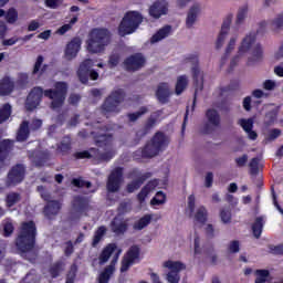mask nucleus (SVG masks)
<instances>
[{
    "instance_id": "f257e3e1",
    "label": "nucleus",
    "mask_w": 283,
    "mask_h": 283,
    "mask_svg": "<svg viewBox=\"0 0 283 283\" xmlns=\"http://www.w3.org/2000/svg\"><path fill=\"white\" fill-rule=\"evenodd\" d=\"M95 143L98 145V147H102V150L98 151V154H94V149H91V151L84 150L81 153H76V158H92L95 156V158H99V160H112L114 156H116V148L114 147V137L111 133H104L99 132L97 136H95Z\"/></svg>"
},
{
    "instance_id": "f03ea898",
    "label": "nucleus",
    "mask_w": 283,
    "mask_h": 283,
    "mask_svg": "<svg viewBox=\"0 0 283 283\" xmlns=\"http://www.w3.org/2000/svg\"><path fill=\"white\" fill-rule=\"evenodd\" d=\"M112 43V33L107 29H93L86 40V50L91 54H101Z\"/></svg>"
},
{
    "instance_id": "7ed1b4c3",
    "label": "nucleus",
    "mask_w": 283,
    "mask_h": 283,
    "mask_svg": "<svg viewBox=\"0 0 283 283\" xmlns=\"http://www.w3.org/2000/svg\"><path fill=\"white\" fill-rule=\"evenodd\" d=\"M36 237V227L34 222H24L21 226L20 234L17 239V247L22 253L32 251L34 248V238Z\"/></svg>"
},
{
    "instance_id": "20e7f679",
    "label": "nucleus",
    "mask_w": 283,
    "mask_h": 283,
    "mask_svg": "<svg viewBox=\"0 0 283 283\" xmlns=\"http://www.w3.org/2000/svg\"><path fill=\"white\" fill-rule=\"evenodd\" d=\"M140 23H143V15L138 11L127 12L119 24V35L126 36V34H134Z\"/></svg>"
},
{
    "instance_id": "39448f33",
    "label": "nucleus",
    "mask_w": 283,
    "mask_h": 283,
    "mask_svg": "<svg viewBox=\"0 0 283 283\" xmlns=\"http://www.w3.org/2000/svg\"><path fill=\"white\" fill-rule=\"evenodd\" d=\"M67 94V84L65 82L55 83V90H48L44 92V96L51 98V107L59 109L65 102V95Z\"/></svg>"
},
{
    "instance_id": "423d86ee",
    "label": "nucleus",
    "mask_w": 283,
    "mask_h": 283,
    "mask_svg": "<svg viewBox=\"0 0 283 283\" xmlns=\"http://www.w3.org/2000/svg\"><path fill=\"white\" fill-rule=\"evenodd\" d=\"M253 43H255V33L251 32L245 34L239 46H238V51L237 54L232 57L231 62H230V67H235V65H238L239 61H242V59H244V56H247V53L249 52V50H251V48H253Z\"/></svg>"
},
{
    "instance_id": "0eeeda50",
    "label": "nucleus",
    "mask_w": 283,
    "mask_h": 283,
    "mask_svg": "<svg viewBox=\"0 0 283 283\" xmlns=\"http://www.w3.org/2000/svg\"><path fill=\"white\" fill-rule=\"evenodd\" d=\"M164 269H168L166 273V281L168 283H179L180 282V272L185 271L187 266L180 261H165L163 263Z\"/></svg>"
},
{
    "instance_id": "6e6552de",
    "label": "nucleus",
    "mask_w": 283,
    "mask_h": 283,
    "mask_svg": "<svg viewBox=\"0 0 283 283\" xmlns=\"http://www.w3.org/2000/svg\"><path fill=\"white\" fill-rule=\"evenodd\" d=\"M94 67V61L87 59L84 60L77 70V76L81 81V83H87L90 78L92 81H97L98 80V72L92 70Z\"/></svg>"
},
{
    "instance_id": "1a4fd4ad",
    "label": "nucleus",
    "mask_w": 283,
    "mask_h": 283,
    "mask_svg": "<svg viewBox=\"0 0 283 283\" xmlns=\"http://www.w3.org/2000/svg\"><path fill=\"white\" fill-rule=\"evenodd\" d=\"M123 98H125V93L123 92V90L114 91L105 101L103 105V112H105L106 114H109L112 112H120L118 105L123 103Z\"/></svg>"
},
{
    "instance_id": "9d476101",
    "label": "nucleus",
    "mask_w": 283,
    "mask_h": 283,
    "mask_svg": "<svg viewBox=\"0 0 283 283\" xmlns=\"http://www.w3.org/2000/svg\"><path fill=\"white\" fill-rule=\"evenodd\" d=\"M206 118L208 124L201 128V134H211V132H216V129L220 127V113H218V111L208 109L206 113Z\"/></svg>"
},
{
    "instance_id": "9b49d317",
    "label": "nucleus",
    "mask_w": 283,
    "mask_h": 283,
    "mask_svg": "<svg viewBox=\"0 0 283 283\" xmlns=\"http://www.w3.org/2000/svg\"><path fill=\"white\" fill-rule=\"evenodd\" d=\"M149 14L153 17V19H160V17H166V14H169V1L156 0L149 7Z\"/></svg>"
},
{
    "instance_id": "f8f14e48",
    "label": "nucleus",
    "mask_w": 283,
    "mask_h": 283,
    "mask_svg": "<svg viewBox=\"0 0 283 283\" xmlns=\"http://www.w3.org/2000/svg\"><path fill=\"white\" fill-rule=\"evenodd\" d=\"M81 45H83L81 38H73L65 46L64 59L66 61H74L78 56V52H81Z\"/></svg>"
},
{
    "instance_id": "ddd939ff",
    "label": "nucleus",
    "mask_w": 283,
    "mask_h": 283,
    "mask_svg": "<svg viewBox=\"0 0 283 283\" xmlns=\"http://www.w3.org/2000/svg\"><path fill=\"white\" fill-rule=\"evenodd\" d=\"M140 258V248L134 245L132 247L122 261L120 272L125 273L129 271L132 264H136V261Z\"/></svg>"
},
{
    "instance_id": "4468645a",
    "label": "nucleus",
    "mask_w": 283,
    "mask_h": 283,
    "mask_svg": "<svg viewBox=\"0 0 283 283\" xmlns=\"http://www.w3.org/2000/svg\"><path fill=\"white\" fill-rule=\"evenodd\" d=\"M233 21V14H230L223 21L221 27V31L219 32L217 40L214 42L216 50H222L224 42L227 41V36H229V29L231 28V22Z\"/></svg>"
},
{
    "instance_id": "2eb2a0df",
    "label": "nucleus",
    "mask_w": 283,
    "mask_h": 283,
    "mask_svg": "<svg viewBox=\"0 0 283 283\" xmlns=\"http://www.w3.org/2000/svg\"><path fill=\"white\" fill-rule=\"evenodd\" d=\"M120 185H123V169L116 168L108 177L107 189L112 193H116L120 189Z\"/></svg>"
},
{
    "instance_id": "dca6fc26",
    "label": "nucleus",
    "mask_w": 283,
    "mask_h": 283,
    "mask_svg": "<svg viewBox=\"0 0 283 283\" xmlns=\"http://www.w3.org/2000/svg\"><path fill=\"white\" fill-rule=\"evenodd\" d=\"M42 97H43V88L34 87L29 94V96L27 97L25 108L29 112H32V109H36V107H39V104L41 103Z\"/></svg>"
},
{
    "instance_id": "f3484780",
    "label": "nucleus",
    "mask_w": 283,
    "mask_h": 283,
    "mask_svg": "<svg viewBox=\"0 0 283 283\" xmlns=\"http://www.w3.org/2000/svg\"><path fill=\"white\" fill-rule=\"evenodd\" d=\"M120 253H123V251L118 250L117 253H115L113 256L111 264L106 266L103 272H101L98 276L99 283L109 282V277H112V275H114V271H116V263L118 262V258H120Z\"/></svg>"
},
{
    "instance_id": "a211bd4d",
    "label": "nucleus",
    "mask_w": 283,
    "mask_h": 283,
    "mask_svg": "<svg viewBox=\"0 0 283 283\" xmlns=\"http://www.w3.org/2000/svg\"><path fill=\"white\" fill-rule=\"evenodd\" d=\"M124 65L128 72H136L145 66V57L142 54L132 55L125 60Z\"/></svg>"
},
{
    "instance_id": "6ab92c4d",
    "label": "nucleus",
    "mask_w": 283,
    "mask_h": 283,
    "mask_svg": "<svg viewBox=\"0 0 283 283\" xmlns=\"http://www.w3.org/2000/svg\"><path fill=\"white\" fill-rule=\"evenodd\" d=\"M200 12H202V4L200 3H195L192 4L187 13L186 18V27L191 28L192 25H196L198 21V17H200Z\"/></svg>"
},
{
    "instance_id": "aec40b11",
    "label": "nucleus",
    "mask_w": 283,
    "mask_h": 283,
    "mask_svg": "<svg viewBox=\"0 0 283 283\" xmlns=\"http://www.w3.org/2000/svg\"><path fill=\"white\" fill-rule=\"evenodd\" d=\"M174 92H171V86L169 83H159L156 91V97L158 98L159 103H168L169 96H171Z\"/></svg>"
},
{
    "instance_id": "412c9836",
    "label": "nucleus",
    "mask_w": 283,
    "mask_h": 283,
    "mask_svg": "<svg viewBox=\"0 0 283 283\" xmlns=\"http://www.w3.org/2000/svg\"><path fill=\"white\" fill-rule=\"evenodd\" d=\"M238 125L245 132L249 140H258V133L253 130V118H241L238 120Z\"/></svg>"
},
{
    "instance_id": "4be33fe9",
    "label": "nucleus",
    "mask_w": 283,
    "mask_h": 283,
    "mask_svg": "<svg viewBox=\"0 0 283 283\" xmlns=\"http://www.w3.org/2000/svg\"><path fill=\"white\" fill-rule=\"evenodd\" d=\"M25 175V168L23 165H18L12 168V170L8 175V180L10 185H19V182L23 181V176Z\"/></svg>"
},
{
    "instance_id": "5701e85b",
    "label": "nucleus",
    "mask_w": 283,
    "mask_h": 283,
    "mask_svg": "<svg viewBox=\"0 0 283 283\" xmlns=\"http://www.w3.org/2000/svg\"><path fill=\"white\" fill-rule=\"evenodd\" d=\"M150 142H153L154 146L158 148L159 151H165V149L169 147V137L163 133H157Z\"/></svg>"
},
{
    "instance_id": "b1692460",
    "label": "nucleus",
    "mask_w": 283,
    "mask_h": 283,
    "mask_svg": "<svg viewBox=\"0 0 283 283\" xmlns=\"http://www.w3.org/2000/svg\"><path fill=\"white\" fill-rule=\"evenodd\" d=\"M156 187H158L157 179L149 181L137 196L139 202H143L145 198H147V196H149V193L156 189Z\"/></svg>"
},
{
    "instance_id": "393cba45",
    "label": "nucleus",
    "mask_w": 283,
    "mask_h": 283,
    "mask_svg": "<svg viewBox=\"0 0 283 283\" xmlns=\"http://www.w3.org/2000/svg\"><path fill=\"white\" fill-rule=\"evenodd\" d=\"M169 34H171V27L170 25L163 27L161 29L158 30V32H156L151 36L150 43H159V41L167 39Z\"/></svg>"
},
{
    "instance_id": "a878e982",
    "label": "nucleus",
    "mask_w": 283,
    "mask_h": 283,
    "mask_svg": "<svg viewBox=\"0 0 283 283\" xmlns=\"http://www.w3.org/2000/svg\"><path fill=\"white\" fill-rule=\"evenodd\" d=\"M112 232L120 235L127 231V222L120 218H115L111 226Z\"/></svg>"
},
{
    "instance_id": "bb28decb",
    "label": "nucleus",
    "mask_w": 283,
    "mask_h": 283,
    "mask_svg": "<svg viewBox=\"0 0 283 283\" xmlns=\"http://www.w3.org/2000/svg\"><path fill=\"white\" fill-rule=\"evenodd\" d=\"M116 244L114 243H111L106 248H104L98 258L99 264H106V262L109 261V258H112V254L114 253V251H116Z\"/></svg>"
},
{
    "instance_id": "cd10ccee",
    "label": "nucleus",
    "mask_w": 283,
    "mask_h": 283,
    "mask_svg": "<svg viewBox=\"0 0 283 283\" xmlns=\"http://www.w3.org/2000/svg\"><path fill=\"white\" fill-rule=\"evenodd\" d=\"M14 90V82L10 77H4L0 82V96H8Z\"/></svg>"
},
{
    "instance_id": "c85d7f7f",
    "label": "nucleus",
    "mask_w": 283,
    "mask_h": 283,
    "mask_svg": "<svg viewBox=\"0 0 283 283\" xmlns=\"http://www.w3.org/2000/svg\"><path fill=\"white\" fill-rule=\"evenodd\" d=\"M187 85H189V77L187 75H180L177 77L175 94L180 96L185 90H187Z\"/></svg>"
},
{
    "instance_id": "c756f323",
    "label": "nucleus",
    "mask_w": 283,
    "mask_h": 283,
    "mask_svg": "<svg viewBox=\"0 0 283 283\" xmlns=\"http://www.w3.org/2000/svg\"><path fill=\"white\" fill-rule=\"evenodd\" d=\"M270 28L272 32L279 34L283 30V13L277 14L275 18L270 20Z\"/></svg>"
},
{
    "instance_id": "7c9ffc66",
    "label": "nucleus",
    "mask_w": 283,
    "mask_h": 283,
    "mask_svg": "<svg viewBox=\"0 0 283 283\" xmlns=\"http://www.w3.org/2000/svg\"><path fill=\"white\" fill-rule=\"evenodd\" d=\"M59 211H61V203L59 201H50L44 208V213L46 218H52V216H56Z\"/></svg>"
},
{
    "instance_id": "2f4dec72",
    "label": "nucleus",
    "mask_w": 283,
    "mask_h": 283,
    "mask_svg": "<svg viewBox=\"0 0 283 283\" xmlns=\"http://www.w3.org/2000/svg\"><path fill=\"white\" fill-rule=\"evenodd\" d=\"M193 220L199 224H205L207 222V208L203 206L198 207L193 213Z\"/></svg>"
},
{
    "instance_id": "473e14b6",
    "label": "nucleus",
    "mask_w": 283,
    "mask_h": 283,
    "mask_svg": "<svg viewBox=\"0 0 283 283\" xmlns=\"http://www.w3.org/2000/svg\"><path fill=\"white\" fill-rule=\"evenodd\" d=\"M264 217H258L254 220V223L252 224V231H253V235L254 238H260V235H262V229H264Z\"/></svg>"
},
{
    "instance_id": "72a5a7b5",
    "label": "nucleus",
    "mask_w": 283,
    "mask_h": 283,
    "mask_svg": "<svg viewBox=\"0 0 283 283\" xmlns=\"http://www.w3.org/2000/svg\"><path fill=\"white\" fill-rule=\"evenodd\" d=\"M159 149L154 145V143L150 140L143 150L144 158H154L155 156H158Z\"/></svg>"
},
{
    "instance_id": "f704fd0d",
    "label": "nucleus",
    "mask_w": 283,
    "mask_h": 283,
    "mask_svg": "<svg viewBox=\"0 0 283 283\" xmlns=\"http://www.w3.org/2000/svg\"><path fill=\"white\" fill-rule=\"evenodd\" d=\"M29 136H30V128L28 126V122H23L20 125V128L18 130L17 140L19 143H23V140H28Z\"/></svg>"
},
{
    "instance_id": "c9c22d12",
    "label": "nucleus",
    "mask_w": 283,
    "mask_h": 283,
    "mask_svg": "<svg viewBox=\"0 0 283 283\" xmlns=\"http://www.w3.org/2000/svg\"><path fill=\"white\" fill-rule=\"evenodd\" d=\"M247 17H249V4H243L238 9L235 23L238 25L244 23Z\"/></svg>"
},
{
    "instance_id": "e433bc0d",
    "label": "nucleus",
    "mask_w": 283,
    "mask_h": 283,
    "mask_svg": "<svg viewBox=\"0 0 283 283\" xmlns=\"http://www.w3.org/2000/svg\"><path fill=\"white\" fill-rule=\"evenodd\" d=\"M12 149V142L9 139H4L0 142V163H3L6 156H8V151Z\"/></svg>"
},
{
    "instance_id": "4c0bfd02",
    "label": "nucleus",
    "mask_w": 283,
    "mask_h": 283,
    "mask_svg": "<svg viewBox=\"0 0 283 283\" xmlns=\"http://www.w3.org/2000/svg\"><path fill=\"white\" fill-rule=\"evenodd\" d=\"M149 222H151V214H146L134 223V229H136L137 231H143L145 227L149 226Z\"/></svg>"
},
{
    "instance_id": "58836bf2",
    "label": "nucleus",
    "mask_w": 283,
    "mask_h": 283,
    "mask_svg": "<svg viewBox=\"0 0 283 283\" xmlns=\"http://www.w3.org/2000/svg\"><path fill=\"white\" fill-rule=\"evenodd\" d=\"M238 39H239L238 33H234L228 40V43H227V46H226L227 56H229V54H231L233 52V50H235V45H238Z\"/></svg>"
},
{
    "instance_id": "ea45409f",
    "label": "nucleus",
    "mask_w": 283,
    "mask_h": 283,
    "mask_svg": "<svg viewBox=\"0 0 283 283\" xmlns=\"http://www.w3.org/2000/svg\"><path fill=\"white\" fill-rule=\"evenodd\" d=\"M193 76L196 81V94H198V92H202L203 83H205V74H202V72L200 71H196Z\"/></svg>"
},
{
    "instance_id": "a19ab883",
    "label": "nucleus",
    "mask_w": 283,
    "mask_h": 283,
    "mask_svg": "<svg viewBox=\"0 0 283 283\" xmlns=\"http://www.w3.org/2000/svg\"><path fill=\"white\" fill-rule=\"evenodd\" d=\"M10 114H12V106L4 104L0 109V125L10 118Z\"/></svg>"
},
{
    "instance_id": "79ce46f5",
    "label": "nucleus",
    "mask_w": 283,
    "mask_h": 283,
    "mask_svg": "<svg viewBox=\"0 0 283 283\" xmlns=\"http://www.w3.org/2000/svg\"><path fill=\"white\" fill-rule=\"evenodd\" d=\"M147 112H148L147 107H142V108H139V111H137L135 113H129L127 115L128 122L136 123V120H138V118H140V116H144V114H147Z\"/></svg>"
},
{
    "instance_id": "37998d69",
    "label": "nucleus",
    "mask_w": 283,
    "mask_h": 283,
    "mask_svg": "<svg viewBox=\"0 0 283 283\" xmlns=\"http://www.w3.org/2000/svg\"><path fill=\"white\" fill-rule=\"evenodd\" d=\"M166 200L167 196H165L163 191H158L156 196L150 200V205L153 207L165 205Z\"/></svg>"
},
{
    "instance_id": "c03bdc74",
    "label": "nucleus",
    "mask_w": 283,
    "mask_h": 283,
    "mask_svg": "<svg viewBox=\"0 0 283 283\" xmlns=\"http://www.w3.org/2000/svg\"><path fill=\"white\" fill-rule=\"evenodd\" d=\"M254 275H256L254 283H266V280L269 279V270H256Z\"/></svg>"
},
{
    "instance_id": "a18cd8bd",
    "label": "nucleus",
    "mask_w": 283,
    "mask_h": 283,
    "mask_svg": "<svg viewBox=\"0 0 283 283\" xmlns=\"http://www.w3.org/2000/svg\"><path fill=\"white\" fill-rule=\"evenodd\" d=\"M6 20L7 23H17V21L19 20V12H17V9H9L6 14Z\"/></svg>"
},
{
    "instance_id": "49530a36",
    "label": "nucleus",
    "mask_w": 283,
    "mask_h": 283,
    "mask_svg": "<svg viewBox=\"0 0 283 283\" xmlns=\"http://www.w3.org/2000/svg\"><path fill=\"white\" fill-rule=\"evenodd\" d=\"M85 205H87V201L81 197H75L73 201V211H83L85 209Z\"/></svg>"
},
{
    "instance_id": "de8ad7c7",
    "label": "nucleus",
    "mask_w": 283,
    "mask_h": 283,
    "mask_svg": "<svg viewBox=\"0 0 283 283\" xmlns=\"http://www.w3.org/2000/svg\"><path fill=\"white\" fill-rule=\"evenodd\" d=\"M193 253L200 255L202 253V247L200 245V235L195 231L193 233Z\"/></svg>"
},
{
    "instance_id": "09e8293b",
    "label": "nucleus",
    "mask_w": 283,
    "mask_h": 283,
    "mask_svg": "<svg viewBox=\"0 0 283 283\" xmlns=\"http://www.w3.org/2000/svg\"><path fill=\"white\" fill-rule=\"evenodd\" d=\"M262 56H264V50L262 49V45L255 44L252 51V60L260 61Z\"/></svg>"
},
{
    "instance_id": "8fccbe9b",
    "label": "nucleus",
    "mask_w": 283,
    "mask_h": 283,
    "mask_svg": "<svg viewBox=\"0 0 283 283\" xmlns=\"http://www.w3.org/2000/svg\"><path fill=\"white\" fill-rule=\"evenodd\" d=\"M107 232V229L105 227H99L97 231L95 232L94 239H93V247H96L101 240H103V235Z\"/></svg>"
},
{
    "instance_id": "3c124183",
    "label": "nucleus",
    "mask_w": 283,
    "mask_h": 283,
    "mask_svg": "<svg viewBox=\"0 0 283 283\" xmlns=\"http://www.w3.org/2000/svg\"><path fill=\"white\" fill-rule=\"evenodd\" d=\"M21 200V197L17 192H11L7 196V207H14L17 202Z\"/></svg>"
},
{
    "instance_id": "603ef678",
    "label": "nucleus",
    "mask_w": 283,
    "mask_h": 283,
    "mask_svg": "<svg viewBox=\"0 0 283 283\" xmlns=\"http://www.w3.org/2000/svg\"><path fill=\"white\" fill-rule=\"evenodd\" d=\"M220 218L223 224H229L231 222V210L229 208H222L220 210Z\"/></svg>"
},
{
    "instance_id": "864d4df0",
    "label": "nucleus",
    "mask_w": 283,
    "mask_h": 283,
    "mask_svg": "<svg viewBox=\"0 0 283 283\" xmlns=\"http://www.w3.org/2000/svg\"><path fill=\"white\" fill-rule=\"evenodd\" d=\"M249 166L251 174H258L260 171V158H252Z\"/></svg>"
},
{
    "instance_id": "5fc2aeb1",
    "label": "nucleus",
    "mask_w": 283,
    "mask_h": 283,
    "mask_svg": "<svg viewBox=\"0 0 283 283\" xmlns=\"http://www.w3.org/2000/svg\"><path fill=\"white\" fill-rule=\"evenodd\" d=\"M140 185H143V180H135L127 185L128 193H134V191L140 189Z\"/></svg>"
},
{
    "instance_id": "6e6d98bb",
    "label": "nucleus",
    "mask_w": 283,
    "mask_h": 283,
    "mask_svg": "<svg viewBox=\"0 0 283 283\" xmlns=\"http://www.w3.org/2000/svg\"><path fill=\"white\" fill-rule=\"evenodd\" d=\"M13 232H14V226H12V222L7 221L3 224V235H4V238H8L9 235H12Z\"/></svg>"
},
{
    "instance_id": "4d7b16f0",
    "label": "nucleus",
    "mask_w": 283,
    "mask_h": 283,
    "mask_svg": "<svg viewBox=\"0 0 283 283\" xmlns=\"http://www.w3.org/2000/svg\"><path fill=\"white\" fill-rule=\"evenodd\" d=\"M46 8H51V10H56L60 6H63V0H45Z\"/></svg>"
},
{
    "instance_id": "13d9d810",
    "label": "nucleus",
    "mask_w": 283,
    "mask_h": 283,
    "mask_svg": "<svg viewBox=\"0 0 283 283\" xmlns=\"http://www.w3.org/2000/svg\"><path fill=\"white\" fill-rule=\"evenodd\" d=\"M120 63V55L118 54H112L108 60L109 67H116Z\"/></svg>"
},
{
    "instance_id": "bf43d9fd",
    "label": "nucleus",
    "mask_w": 283,
    "mask_h": 283,
    "mask_svg": "<svg viewBox=\"0 0 283 283\" xmlns=\"http://www.w3.org/2000/svg\"><path fill=\"white\" fill-rule=\"evenodd\" d=\"M229 253H239L240 252V242L231 241L228 245Z\"/></svg>"
},
{
    "instance_id": "052dcab7",
    "label": "nucleus",
    "mask_w": 283,
    "mask_h": 283,
    "mask_svg": "<svg viewBox=\"0 0 283 283\" xmlns=\"http://www.w3.org/2000/svg\"><path fill=\"white\" fill-rule=\"evenodd\" d=\"M41 65H43V56L39 55L34 64L32 74H39L41 72Z\"/></svg>"
},
{
    "instance_id": "680f3d73",
    "label": "nucleus",
    "mask_w": 283,
    "mask_h": 283,
    "mask_svg": "<svg viewBox=\"0 0 283 283\" xmlns=\"http://www.w3.org/2000/svg\"><path fill=\"white\" fill-rule=\"evenodd\" d=\"M280 136H282V130L274 128L270 132L268 140H275L276 138H280Z\"/></svg>"
},
{
    "instance_id": "e2e57ef3",
    "label": "nucleus",
    "mask_w": 283,
    "mask_h": 283,
    "mask_svg": "<svg viewBox=\"0 0 283 283\" xmlns=\"http://www.w3.org/2000/svg\"><path fill=\"white\" fill-rule=\"evenodd\" d=\"M249 161L248 155H242L241 157L235 158L237 167H244L247 163Z\"/></svg>"
},
{
    "instance_id": "0e129e2a",
    "label": "nucleus",
    "mask_w": 283,
    "mask_h": 283,
    "mask_svg": "<svg viewBox=\"0 0 283 283\" xmlns=\"http://www.w3.org/2000/svg\"><path fill=\"white\" fill-rule=\"evenodd\" d=\"M193 209H196V196L190 195L188 197V211H190V213H193Z\"/></svg>"
},
{
    "instance_id": "69168bd1",
    "label": "nucleus",
    "mask_w": 283,
    "mask_h": 283,
    "mask_svg": "<svg viewBox=\"0 0 283 283\" xmlns=\"http://www.w3.org/2000/svg\"><path fill=\"white\" fill-rule=\"evenodd\" d=\"M276 85H277V84H276L275 81H273V80H266V81L263 83L264 90H268V91L275 90Z\"/></svg>"
},
{
    "instance_id": "338daca9",
    "label": "nucleus",
    "mask_w": 283,
    "mask_h": 283,
    "mask_svg": "<svg viewBox=\"0 0 283 283\" xmlns=\"http://www.w3.org/2000/svg\"><path fill=\"white\" fill-rule=\"evenodd\" d=\"M211 185H213V172H207L206 178H205V186L207 188H210Z\"/></svg>"
},
{
    "instance_id": "774afa93",
    "label": "nucleus",
    "mask_w": 283,
    "mask_h": 283,
    "mask_svg": "<svg viewBox=\"0 0 283 283\" xmlns=\"http://www.w3.org/2000/svg\"><path fill=\"white\" fill-rule=\"evenodd\" d=\"M271 251L274 255H283V243L272 247Z\"/></svg>"
}]
</instances>
